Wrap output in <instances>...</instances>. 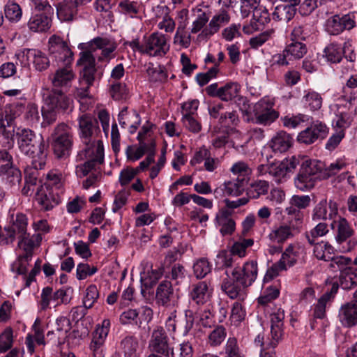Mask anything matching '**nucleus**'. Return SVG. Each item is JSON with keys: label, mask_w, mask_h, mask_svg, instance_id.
<instances>
[{"label": "nucleus", "mask_w": 357, "mask_h": 357, "mask_svg": "<svg viewBox=\"0 0 357 357\" xmlns=\"http://www.w3.org/2000/svg\"><path fill=\"white\" fill-rule=\"evenodd\" d=\"M254 241L251 238L243 239L242 241L235 242L231 248V252L234 255L239 257H243L246 254V249L252 246Z\"/></svg>", "instance_id": "48"}, {"label": "nucleus", "mask_w": 357, "mask_h": 357, "mask_svg": "<svg viewBox=\"0 0 357 357\" xmlns=\"http://www.w3.org/2000/svg\"><path fill=\"white\" fill-rule=\"evenodd\" d=\"M16 116V112L13 109L12 106L6 107L3 111L1 109L0 112V127L11 128Z\"/></svg>", "instance_id": "45"}, {"label": "nucleus", "mask_w": 357, "mask_h": 357, "mask_svg": "<svg viewBox=\"0 0 357 357\" xmlns=\"http://www.w3.org/2000/svg\"><path fill=\"white\" fill-rule=\"evenodd\" d=\"M62 179L63 176L61 172L52 170L47 174V181L43 185L48 187V188H53L55 192H59L61 194L63 186Z\"/></svg>", "instance_id": "39"}, {"label": "nucleus", "mask_w": 357, "mask_h": 357, "mask_svg": "<svg viewBox=\"0 0 357 357\" xmlns=\"http://www.w3.org/2000/svg\"><path fill=\"white\" fill-rule=\"evenodd\" d=\"M80 137L86 147L103 144L99 138L100 129L98 121L90 114H83L79 117Z\"/></svg>", "instance_id": "6"}, {"label": "nucleus", "mask_w": 357, "mask_h": 357, "mask_svg": "<svg viewBox=\"0 0 357 357\" xmlns=\"http://www.w3.org/2000/svg\"><path fill=\"white\" fill-rule=\"evenodd\" d=\"M230 20V16L226 10H221L218 14L215 15L209 22L208 26L202 31L199 36L205 38H210L218 32L220 27L227 24Z\"/></svg>", "instance_id": "26"}, {"label": "nucleus", "mask_w": 357, "mask_h": 357, "mask_svg": "<svg viewBox=\"0 0 357 357\" xmlns=\"http://www.w3.org/2000/svg\"><path fill=\"white\" fill-rule=\"evenodd\" d=\"M337 213V203L333 200L328 202L327 199L324 198L314 206L311 216L314 222L326 221L335 218Z\"/></svg>", "instance_id": "16"}, {"label": "nucleus", "mask_w": 357, "mask_h": 357, "mask_svg": "<svg viewBox=\"0 0 357 357\" xmlns=\"http://www.w3.org/2000/svg\"><path fill=\"white\" fill-rule=\"evenodd\" d=\"M48 52L58 63L65 66L70 65L73 60V53L68 43L59 36L52 35L50 37Z\"/></svg>", "instance_id": "7"}, {"label": "nucleus", "mask_w": 357, "mask_h": 357, "mask_svg": "<svg viewBox=\"0 0 357 357\" xmlns=\"http://www.w3.org/2000/svg\"><path fill=\"white\" fill-rule=\"evenodd\" d=\"M232 213L233 211L227 208H221L216 215L215 221L220 227V232L222 236L231 235L235 231L236 223L231 218Z\"/></svg>", "instance_id": "25"}, {"label": "nucleus", "mask_w": 357, "mask_h": 357, "mask_svg": "<svg viewBox=\"0 0 357 357\" xmlns=\"http://www.w3.org/2000/svg\"><path fill=\"white\" fill-rule=\"evenodd\" d=\"M32 165L33 167H29L24 169V179L26 183H28V185H36L38 169H42L45 167H37L36 164H35V160H32Z\"/></svg>", "instance_id": "55"}, {"label": "nucleus", "mask_w": 357, "mask_h": 357, "mask_svg": "<svg viewBox=\"0 0 357 357\" xmlns=\"http://www.w3.org/2000/svg\"><path fill=\"white\" fill-rule=\"evenodd\" d=\"M324 163L320 160H305L294 179L296 187L302 191L312 189L318 181L324 179Z\"/></svg>", "instance_id": "3"}, {"label": "nucleus", "mask_w": 357, "mask_h": 357, "mask_svg": "<svg viewBox=\"0 0 357 357\" xmlns=\"http://www.w3.org/2000/svg\"><path fill=\"white\" fill-rule=\"evenodd\" d=\"M190 298L197 305H203L209 298L208 287L205 281L199 282L192 286Z\"/></svg>", "instance_id": "33"}, {"label": "nucleus", "mask_w": 357, "mask_h": 357, "mask_svg": "<svg viewBox=\"0 0 357 357\" xmlns=\"http://www.w3.org/2000/svg\"><path fill=\"white\" fill-rule=\"evenodd\" d=\"M310 31L306 24H297L291 31L293 41L305 40L309 36Z\"/></svg>", "instance_id": "63"}, {"label": "nucleus", "mask_w": 357, "mask_h": 357, "mask_svg": "<svg viewBox=\"0 0 357 357\" xmlns=\"http://www.w3.org/2000/svg\"><path fill=\"white\" fill-rule=\"evenodd\" d=\"M194 273L197 278H203L211 271V266L207 259L201 258L193 265Z\"/></svg>", "instance_id": "46"}, {"label": "nucleus", "mask_w": 357, "mask_h": 357, "mask_svg": "<svg viewBox=\"0 0 357 357\" xmlns=\"http://www.w3.org/2000/svg\"><path fill=\"white\" fill-rule=\"evenodd\" d=\"M231 251L221 250L217 255L216 264L222 267H231L236 261Z\"/></svg>", "instance_id": "51"}, {"label": "nucleus", "mask_w": 357, "mask_h": 357, "mask_svg": "<svg viewBox=\"0 0 357 357\" xmlns=\"http://www.w3.org/2000/svg\"><path fill=\"white\" fill-rule=\"evenodd\" d=\"M247 181L245 178H238L236 180L225 182L224 192L228 196H239L245 190Z\"/></svg>", "instance_id": "35"}, {"label": "nucleus", "mask_w": 357, "mask_h": 357, "mask_svg": "<svg viewBox=\"0 0 357 357\" xmlns=\"http://www.w3.org/2000/svg\"><path fill=\"white\" fill-rule=\"evenodd\" d=\"M146 73L148 74L149 80L153 82H164L167 79V74L165 71V68L162 66L153 67V65H150L147 69Z\"/></svg>", "instance_id": "44"}, {"label": "nucleus", "mask_w": 357, "mask_h": 357, "mask_svg": "<svg viewBox=\"0 0 357 357\" xmlns=\"http://www.w3.org/2000/svg\"><path fill=\"white\" fill-rule=\"evenodd\" d=\"M328 132L326 125L319 121H313L310 126L300 132L296 140L300 144L310 145L314 144L319 139H324Z\"/></svg>", "instance_id": "12"}, {"label": "nucleus", "mask_w": 357, "mask_h": 357, "mask_svg": "<svg viewBox=\"0 0 357 357\" xmlns=\"http://www.w3.org/2000/svg\"><path fill=\"white\" fill-rule=\"evenodd\" d=\"M357 26V13L336 14L330 17L326 23V29L330 35L337 36L344 30L350 31Z\"/></svg>", "instance_id": "8"}, {"label": "nucleus", "mask_w": 357, "mask_h": 357, "mask_svg": "<svg viewBox=\"0 0 357 357\" xmlns=\"http://www.w3.org/2000/svg\"><path fill=\"white\" fill-rule=\"evenodd\" d=\"M17 145L20 152L35 160L37 167L46 164L47 146L43 136L29 128H18L15 132Z\"/></svg>", "instance_id": "2"}, {"label": "nucleus", "mask_w": 357, "mask_h": 357, "mask_svg": "<svg viewBox=\"0 0 357 357\" xmlns=\"http://www.w3.org/2000/svg\"><path fill=\"white\" fill-rule=\"evenodd\" d=\"M240 86L237 83L230 82L219 88L220 99L229 101L238 96Z\"/></svg>", "instance_id": "40"}, {"label": "nucleus", "mask_w": 357, "mask_h": 357, "mask_svg": "<svg viewBox=\"0 0 357 357\" xmlns=\"http://www.w3.org/2000/svg\"><path fill=\"white\" fill-rule=\"evenodd\" d=\"M119 123L122 128L129 126V132L133 134L136 132L141 123V119L138 112L135 109H128L124 107L119 114Z\"/></svg>", "instance_id": "23"}, {"label": "nucleus", "mask_w": 357, "mask_h": 357, "mask_svg": "<svg viewBox=\"0 0 357 357\" xmlns=\"http://www.w3.org/2000/svg\"><path fill=\"white\" fill-rule=\"evenodd\" d=\"M36 199L43 209L48 211L59 204L60 194L59 192H55L53 188L41 185L37 188Z\"/></svg>", "instance_id": "19"}, {"label": "nucleus", "mask_w": 357, "mask_h": 357, "mask_svg": "<svg viewBox=\"0 0 357 357\" xmlns=\"http://www.w3.org/2000/svg\"><path fill=\"white\" fill-rule=\"evenodd\" d=\"M274 103L267 98H262L255 104L253 107L255 123L269 126L278 117L279 112L273 109Z\"/></svg>", "instance_id": "9"}, {"label": "nucleus", "mask_w": 357, "mask_h": 357, "mask_svg": "<svg viewBox=\"0 0 357 357\" xmlns=\"http://www.w3.org/2000/svg\"><path fill=\"white\" fill-rule=\"evenodd\" d=\"M13 345V330L6 328L0 335V352L3 353L10 349Z\"/></svg>", "instance_id": "61"}, {"label": "nucleus", "mask_w": 357, "mask_h": 357, "mask_svg": "<svg viewBox=\"0 0 357 357\" xmlns=\"http://www.w3.org/2000/svg\"><path fill=\"white\" fill-rule=\"evenodd\" d=\"M284 312L282 309H278L270 314L271 321V336L268 345L272 348H275L283 335Z\"/></svg>", "instance_id": "18"}, {"label": "nucleus", "mask_w": 357, "mask_h": 357, "mask_svg": "<svg viewBox=\"0 0 357 357\" xmlns=\"http://www.w3.org/2000/svg\"><path fill=\"white\" fill-rule=\"evenodd\" d=\"M331 268L340 272V283L344 289H349L357 284V255L354 261L350 257L337 255L333 259Z\"/></svg>", "instance_id": "4"}, {"label": "nucleus", "mask_w": 357, "mask_h": 357, "mask_svg": "<svg viewBox=\"0 0 357 357\" xmlns=\"http://www.w3.org/2000/svg\"><path fill=\"white\" fill-rule=\"evenodd\" d=\"M46 103L50 108L66 111L70 107L71 100L62 89H53L46 98Z\"/></svg>", "instance_id": "24"}, {"label": "nucleus", "mask_w": 357, "mask_h": 357, "mask_svg": "<svg viewBox=\"0 0 357 357\" xmlns=\"http://www.w3.org/2000/svg\"><path fill=\"white\" fill-rule=\"evenodd\" d=\"M75 77L74 73L68 66L58 69L51 77L54 89L68 88L70 86L71 82Z\"/></svg>", "instance_id": "30"}, {"label": "nucleus", "mask_w": 357, "mask_h": 357, "mask_svg": "<svg viewBox=\"0 0 357 357\" xmlns=\"http://www.w3.org/2000/svg\"><path fill=\"white\" fill-rule=\"evenodd\" d=\"M226 337V331L222 326H217L208 335V342L211 346L220 345Z\"/></svg>", "instance_id": "49"}, {"label": "nucleus", "mask_w": 357, "mask_h": 357, "mask_svg": "<svg viewBox=\"0 0 357 357\" xmlns=\"http://www.w3.org/2000/svg\"><path fill=\"white\" fill-rule=\"evenodd\" d=\"M331 227L335 231V238L339 244L345 242L354 234L348 221L344 218H340L337 221L334 220Z\"/></svg>", "instance_id": "29"}, {"label": "nucleus", "mask_w": 357, "mask_h": 357, "mask_svg": "<svg viewBox=\"0 0 357 357\" xmlns=\"http://www.w3.org/2000/svg\"><path fill=\"white\" fill-rule=\"evenodd\" d=\"M287 168L284 162L271 164L269 176L273 177L276 182L279 183L286 176L287 173Z\"/></svg>", "instance_id": "60"}, {"label": "nucleus", "mask_w": 357, "mask_h": 357, "mask_svg": "<svg viewBox=\"0 0 357 357\" xmlns=\"http://www.w3.org/2000/svg\"><path fill=\"white\" fill-rule=\"evenodd\" d=\"M121 347L124 352L125 357H137V350L139 342L136 337L128 335L121 342Z\"/></svg>", "instance_id": "36"}, {"label": "nucleus", "mask_w": 357, "mask_h": 357, "mask_svg": "<svg viewBox=\"0 0 357 357\" xmlns=\"http://www.w3.org/2000/svg\"><path fill=\"white\" fill-rule=\"evenodd\" d=\"M16 56L22 65L26 66L31 63L35 70L39 72L46 70L50 65L47 56L39 50L24 49Z\"/></svg>", "instance_id": "11"}, {"label": "nucleus", "mask_w": 357, "mask_h": 357, "mask_svg": "<svg viewBox=\"0 0 357 357\" xmlns=\"http://www.w3.org/2000/svg\"><path fill=\"white\" fill-rule=\"evenodd\" d=\"M227 278L222 280L221 289L231 298L243 301L246 296L247 287H243L239 282L235 281L226 271Z\"/></svg>", "instance_id": "21"}, {"label": "nucleus", "mask_w": 357, "mask_h": 357, "mask_svg": "<svg viewBox=\"0 0 357 357\" xmlns=\"http://www.w3.org/2000/svg\"><path fill=\"white\" fill-rule=\"evenodd\" d=\"M155 302L167 307L174 305V293L170 281L165 280L159 284L155 291Z\"/></svg>", "instance_id": "22"}, {"label": "nucleus", "mask_w": 357, "mask_h": 357, "mask_svg": "<svg viewBox=\"0 0 357 357\" xmlns=\"http://www.w3.org/2000/svg\"><path fill=\"white\" fill-rule=\"evenodd\" d=\"M52 148L58 158L64 157L70 154L73 136L70 128L64 123L58 124L51 134Z\"/></svg>", "instance_id": "5"}, {"label": "nucleus", "mask_w": 357, "mask_h": 357, "mask_svg": "<svg viewBox=\"0 0 357 357\" xmlns=\"http://www.w3.org/2000/svg\"><path fill=\"white\" fill-rule=\"evenodd\" d=\"M300 229L301 228L298 227L296 224L284 223L272 230L268 235V238L273 243L282 244L289 238L294 237L296 234H298Z\"/></svg>", "instance_id": "20"}, {"label": "nucleus", "mask_w": 357, "mask_h": 357, "mask_svg": "<svg viewBox=\"0 0 357 357\" xmlns=\"http://www.w3.org/2000/svg\"><path fill=\"white\" fill-rule=\"evenodd\" d=\"M257 263L252 260L245 262L242 267H235L231 272V276L242 286L248 287L257 279Z\"/></svg>", "instance_id": "14"}, {"label": "nucleus", "mask_w": 357, "mask_h": 357, "mask_svg": "<svg viewBox=\"0 0 357 357\" xmlns=\"http://www.w3.org/2000/svg\"><path fill=\"white\" fill-rule=\"evenodd\" d=\"M338 316L342 324L346 327L357 324V310L346 303L340 307Z\"/></svg>", "instance_id": "34"}, {"label": "nucleus", "mask_w": 357, "mask_h": 357, "mask_svg": "<svg viewBox=\"0 0 357 357\" xmlns=\"http://www.w3.org/2000/svg\"><path fill=\"white\" fill-rule=\"evenodd\" d=\"M18 247L24 250L26 257H31L33 255V249L35 246L34 241L30 237L29 233L26 232L24 236L18 237Z\"/></svg>", "instance_id": "52"}, {"label": "nucleus", "mask_w": 357, "mask_h": 357, "mask_svg": "<svg viewBox=\"0 0 357 357\" xmlns=\"http://www.w3.org/2000/svg\"><path fill=\"white\" fill-rule=\"evenodd\" d=\"M303 101L307 107L312 111L319 109L322 105V98L319 93L315 91H308L303 98Z\"/></svg>", "instance_id": "42"}, {"label": "nucleus", "mask_w": 357, "mask_h": 357, "mask_svg": "<svg viewBox=\"0 0 357 357\" xmlns=\"http://www.w3.org/2000/svg\"><path fill=\"white\" fill-rule=\"evenodd\" d=\"M245 310L243 309L241 303L239 302H235L233 304L231 312L230 319L231 321L235 325H238L245 319Z\"/></svg>", "instance_id": "64"}, {"label": "nucleus", "mask_w": 357, "mask_h": 357, "mask_svg": "<svg viewBox=\"0 0 357 357\" xmlns=\"http://www.w3.org/2000/svg\"><path fill=\"white\" fill-rule=\"evenodd\" d=\"M85 158L87 160L80 167L82 175L86 176L89 172L95 168L98 164H102L104 161V149L103 144L96 146L85 147L83 150Z\"/></svg>", "instance_id": "17"}, {"label": "nucleus", "mask_w": 357, "mask_h": 357, "mask_svg": "<svg viewBox=\"0 0 357 357\" xmlns=\"http://www.w3.org/2000/svg\"><path fill=\"white\" fill-rule=\"evenodd\" d=\"M308 120V116L303 114H298L291 116H285L281 118L284 126L290 128H296L301 123L307 121Z\"/></svg>", "instance_id": "53"}, {"label": "nucleus", "mask_w": 357, "mask_h": 357, "mask_svg": "<svg viewBox=\"0 0 357 357\" xmlns=\"http://www.w3.org/2000/svg\"><path fill=\"white\" fill-rule=\"evenodd\" d=\"M290 3H278L272 14L273 19L276 21L288 22L292 20L296 13V0H291Z\"/></svg>", "instance_id": "28"}, {"label": "nucleus", "mask_w": 357, "mask_h": 357, "mask_svg": "<svg viewBox=\"0 0 357 357\" xmlns=\"http://www.w3.org/2000/svg\"><path fill=\"white\" fill-rule=\"evenodd\" d=\"M167 266L161 264L156 268H152L149 273L148 282H146L145 285L147 287H153L155 284L158 280L162 277H165L167 272Z\"/></svg>", "instance_id": "50"}, {"label": "nucleus", "mask_w": 357, "mask_h": 357, "mask_svg": "<svg viewBox=\"0 0 357 357\" xmlns=\"http://www.w3.org/2000/svg\"><path fill=\"white\" fill-rule=\"evenodd\" d=\"M324 54L328 61L339 63L344 56V50L337 43H332L324 49Z\"/></svg>", "instance_id": "38"}, {"label": "nucleus", "mask_w": 357, "mask_h": 357, "mask_svg": "<svg viewBox=\"0 0 357 357\" xmlns=\"http://www.w3.org/2000/svg\"><path fill=\"white\" fill-rule=\"evenodd\" d=\"M52 16L43 14H35L31 17L28 22L30 30L36 32L47 31L52 26Z\"/></svg>", "instance_id": "31"}, {"label": "nucleus", "mask_w": 357, "mask_h": 357, "mask_svg": "<svg viewBox=\"0 0 357 357\" xmlns=\"http://www.w3.org/2000/svg\"><path fill=\"white\" fill-rule=\"evenodd\" d=\"M128 89L125 84L117 82L110 87V95L115 100L126 99L128 96Z\"/></svg>", "instance_id": "59"}, {"label": "nucleus", "mask_w": 357, "mask_h": 357, "mask_svg": "<svg viewBox=\"0 0 357 357\" xmlns=\"http://www.w3.org/2000/svg\"><path fill=\"white\" fill-rule=\"evenodd\" d=\"M80 6L74 0H64L56 5V15L61 22H72Z\"/></svg>", "instance_id": "27"}, {"label": "nucleus", "mask_w": 357, "mask_h": 357, "mask_svg": "<svg viewBox=\"0 0 357 357\" xmlns=\"http://www.w3.org/2000/svg\"><path fill=\"white\" fill-rule=\"evenodd\" d=\"M12 165L10 167L4 169L0 168V172H6V183L10 186L17 185L20 184L22 178L21 172L18 169H12Z\"/></svg>", "instance_id": "56"}, {"label": "nucleus", "mask_w": 357, "mask_h": 357, "mask_svg": "<svg viewBox=\"0 0 357 357\" xmlns=\"http://www.w3.org/2000/svg\"><path fill=\"white\" fill-rule=\"evenodd\" d=\"M99 296V293L96 285L91 284L86 290V295L83 300L85 309L92 307Z\"/></svg>", "instance_id": "57"}, {"label": "nucleus", "mask_w": 357, "mask_h": 357, "mask_svg": "<svg viewBox=\"0 0 357 357\" xmlns=\"http://www.w3.org/2000/svg\"><path fill=\"white\" fill-rule=\"evenodd\" d=\"M79 48V59L77 62L80 69V84L82 86L76 90V96L80 98L89 96V89L93 84L96 68V57L98 61H109L114 57L113 52L117 48V43L114 39L107 37H96L86 43H81Z\"/></svg>", "instance_id": "1"}, {"label": "nucleus", "mask_w": 357, "mask_h": 357, "mask_svg": "<svg viewBox=\"0 0 357 357\" xmlns=\"http://www.w3.org/2000/svg\"><path fill=\"white\" fill-rule=\"evenodd\" d=\"M218 66L219 64L218 63H215V65L211 68H210L206 73H198L197 75L196 80L199 86H203L206 85L209 82V81L212 78L215 77L217 75L219 71Z\"/></svg>", "instance_id": "58"}, {"label": "nucleus", "mask_w": 357, "mask_h": 357, "mask_svg": "<svg viewBox=\"0 0 357 357\" xmlns=\"http://www.w3.org/2000/svg\"><path fill=\"white\" fill-rule=\"evenodd\" d=\"M119 9L121 13L134 17L139 13V6L137 1L124 0L119 3Z\"/></svg>", "instance_id": "47"}, {"label": "nucleus", "mask_w": 357, "mask_h": 357, "mask_svg": "<svg viewBox=\"0 0 357 357\" xmlns=\"http://www.w3.org/2000/svg\"><path fill=\"white\" fill-rule=\"evenodd\" d=\"M194 313L190 310L185 311V320L178 326V331L183 336H186L194 326Z\"/></svg>", "instance_id": "54"}, {"label": "nucleus", "mask_w": 357, "mask_h": 357, "mask_svg": "<svg viewBox=\"0 0 357 357\" xmlns=\"http://www.w3.org/2000/svg\"><path fill=\"white\" fill-rule=\"evenodd\" d=\"M149 349L152 354H160L164 357L174 355V349L169 344V338L162 326H156L152 331L149 342Z\"/></svg>", "instance_id": "10"}, {"label": "nucleus", "mask_w": 357, "mask_h": 357, "mask_svg": "<svg viewBox=\"0 0 357 357\" xmlns=\"http://www.w3.org/2000/svg\"><path fill=\"white\" fill-rule=\"evenodd\" d=\"M167 39L164 34L155 32L145 39V54L151 56H162L169 50Z\"/></svg>", "instance_id": "15"}, {"label": "nucleus", "mask_w": 357, "mask_h": 357, "mask_svg": "<svg viewBox=\"0 0 357 357\" xmlns=\"http://www.w3.org/2000/svg\"><path fill=\"white\" fill-rule=\"evenodd\" d=\"M292 144V137L284 131L278 132L271 142V146L273 151L285 152Z\"/></svg>", "instance_id": "32"}, {"label": "nucleus", "mask_w": 357, "mask_h": 357, "mask_svg": "<svg viewBox=\"0 0 357 357\" xmlns=\"http://www.w3.org/2000/svg\"><path fill=\"white\" fill-rule=\"evenodd\" d=\"M6 17L10 22H18L22 15V11L17 3L14 0H8L5 7Z\"/></svg>", "instance_id": "41"}, {"label": "nucleus", "mask_w": 357, "mask_h": 357, "mask_svg": "<svg viewBox=\"0 0 357 357\" xmlns=\"http://www.w3.org/2000/svg\"><path fill=\"white\" fill-rule=\"evenodd\" d=\"M284 50L289 60L300 59L307 53L306 45L299 41L291 43Z\"/></svg>", "instance_id": "37"}, {"label": "nucleus", "mask_w": 357, "mask_h": 357, "mask_svg": "<svg viewBox=\"0 0 357 357\" xmlns=\"http://www.w3.org/2000/svg\"><path fill=\"white\" fill-rule=\"evenodd\" d=\"M186 276V270L184 266L180 264H174L172 266H167V272L165 274L166 279L179 281L184 279Z\"/></svg>", "instance_id": "43"}, {"label": "nucleus", "mask_w": 357, "mask_h": 357, "mask_svg": "<svg viewBox=\"0 0 357 357\" xmlns=\"http://www.w3.org/2000/svg\"><path fill=\"white\" fill-rule=\"evenodd\" d=\"M296 261L297 252L295 251V246L293 244H290L282 253L281 259L268 269L264 276V281L268 282L271 280L273 278L278 276L280 271L286 270L287 265L289 267L293 266Z\"/></svg>", "instance_id": "13"}, {"label": "nucleus", "mask_w": 357, "mask_h": 357, "mask_svg": "<svg viewBox=\"0 0 357 357\" xmlns=\"http://www.w3.org/2000/svg\"><path fill=\"white\" fill-rule=\"evenodd\" d=\"M31 257H26L23 255L19 256L17 260L12 264V271L16 272L18 275H24L26 276L27 273V265Z\"/></svg>", "instance_id": "62"}]
</instances>
